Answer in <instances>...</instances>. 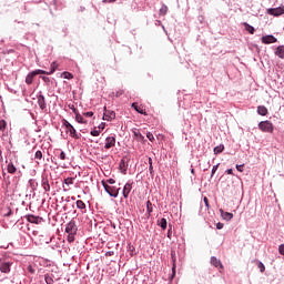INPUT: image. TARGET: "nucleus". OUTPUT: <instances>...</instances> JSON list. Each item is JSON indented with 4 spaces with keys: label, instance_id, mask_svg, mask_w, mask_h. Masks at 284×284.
I'll use <instances>...</instances> for the list:
<instances>
[{
    "label": "nucleus",
    "instance_id": "nucleus-1",
    "mask_svg": "<svg viewBox=\"0 0 284 284\" xmlns=\"http://www.w3.org/2000/svg\"><path fill=\"white\" fill-rule=\"evenodd\" d=\"M52 73H54V69H52L51 72H47L41 69L34 70L26 77V83L27 85H32L34 81V77H37V74H52Z\"/></svg>",
    "mask_w": 284,
    "mask_h": 284
},
{
    "label": "nucleus",
    "instance_id": "nucleus-2",
    "mask_svg": "<svg viewBox=\"0 0 284 284\" xmlns=\"http://www.w3.org/2000/svg\"><path fill=\"white\" fill-rule=\"evenodd\" d=\"M258 129L262 132H268L270 134H272V132H274V124H272V122L270 121H262L258 123Z\"/></svg>",
    "mask_w": 284,
    "mask_h": 284
},
{
    "label": "nucleus",
    "instance_id": "nucleus-3",
    "mask_svg": "<svg viewBox=\"0 0 284 284\" xmlns=\"http://www.w3.org/2000/svg\"><path fill=\"white\" fill-rule=\"evenodd\" d=\"M102 183H103V187L108 194L113 196V199H116V196H119V192L121 191L120 187L116 189V186H110V185L105 184L104 182H102Z\"/></svg>",
    "mask_w": 284,
    "mask_h": 284
},
{
    "label": "nucleus",
    "instance_id": "nucleus-4",
    "mask_svg": "<svg viewBox=\"0 0 284 284\" xmlns=\"http://www.w3.org/2000/svg\"><path fill=\"white\" fill-rule=\"evenodd\" d=\"M266 12L271 17H282V14H284V6L277 8H270L266 10Z\"/></svg>",
    "mask_w": 284,
    "mask_h": 284
},
{
    "label": "nucleus",
    "instance_id": "nucleus-5",
    "mask_svg": "<svg viewBox=\"0 0 284 284\" xmlns=\"http://www.w3.org/2000/svg\"><path fill=\"white\" fill-rule=\"evenodd\" d=\"M78 230L79 229L77 227V223L74 221H70L67 224V227H65L67 234H77Z\"/></svg>",
    "mask_w": 284,
    "mask_h": 284
},
{
    "label": "nucleus",
    "instance_id": "nucleus-6",
    "mask_svg": "<svg viewBox=\"0 0 284 284\" xmlns=\"http://www.w3.org/2000/svg\"><path fill=\"white\" fill-rule=\"evenodd\" d=\"M114 119H116V113H114V111L108 110V108L104 106L103 120L104 121H112Z\"/></svg>",
    "mask_w": 284,
    "mask_h": 284
},
{
    "label": "nucleus",
    "instance_id": "nucleus-7",
    "mask_svg": "<svg viewBox=\"0 0 284 284\" xmlns=\"http://www.w3.org/2000/svg\"><path fill=\"white\" fill-rule=\"evenodd\" d=\"M116 145V139L114 136H109L105 139V150H110V148H114Z\"/></svg>",
    "mask_w": 284,
    "mask_h": 284
},
{
    "label": "nucleus",
    "instance_id": "nucleus-8",
    "mask_svg": "<svg viewBox=\"0 0 284 284\" xmlns=\"http://www.w3.org/2000/svg\"><path fill=\"white\" fill-rule=\"evenodd\" d=\"M11 265L12 264L10 262L0 263V272H2V274H10Z\"/></svg>",
    "mask_w": 284,
    "mask_h": 284
},
{
    "label": "nucleus",
    "instance_id": "nucleus-9",
    "mask_svg": "<svg viewBox=\"0 0 284 284\" xmlns=\"http://www.w3.org/2000/svg\"><path fill=\"white\" fill-rule=\"evenodd\" d=\"M276 41H278V40L274 36H264V37H262V43H264L266 45L270 44V43H276Z\"/></svg>",
    "mask_w": 284,
    "mask_h": 284
},
{
    "label": "nucleus",
    "instance_id": "nucleus-10",
    "mask_svg": "<svg viewBox=\"0 0 284 284\" xmlns=\"http://www.w3.org/2000/svg\"><path fill=\"white\" fill-rule=\"evenodd\" d=\"M65 131L69 132L72 139H81V134L77 133V129L73 125L69 126Z\"/></svg>",
    "mask_w": 284,
    "mask_h": 284
},
{
    "label": "nucleus",
    "instance_id": "nucleus-11",
    "mask_svg": "<svg viewBox=\"0 0 284 284\" xmlns=\"http://www.w3.org/2000/svg\"><path fill=\"white\" fill-rule=\"evenodd\" d=\"M27 221L29 223H34L36 225H39V223H41V217L36 215H27Z\"/></svg>",
    "mask_w": 284,
    "mask_h": 284
},
{
    "label": "nucleus",
    "instance_id": "nucleus-12",
    "mask_svg": "<svg viewBox=\"0 0 284 284\" xmlns=\"http://www.w3.org/2000/svg\"><path fill=\"white\" fill-rule=\"evenodd\" d=\"M132 108H134V110L138 111L139 114H144V116H148V112H145V109H143V106H139V103L133 102Z\"/></svg>",
    "mask_w": 284,
    "mask_h": 284
},
{
    "label": "nucleus",
    "instance_id": "nucleus-13",
    "mask_svg": "<svg viewBox=\"0 0 284 284\" xmlns=\"http://www.w3.org/2000/svg\"><path fill=\"white\" fill-rule=\"evenodd\" d=\"M130 192H132V184L126 183V184L124 185L123 192H122L124 199H128V196H130Z\"/></svg>",
    "mask_w": 284,
    "mask_h": 284
},
{
    "label": "nucleus",
    "instance_id": "nucleus-14",
    "mask_svg": "<svg viewBox=\"0 0 284 284\" xmlns=\"http://www.w3.org/2000/svg\"><path fill=\"white\" fill-rule=\"evenodd\" d=\"M171 258L173 261L172 272H173V276H175L176 275V252L171 251Z\"/></svg>",
    "mask_w": 284,
    "mask_h": 284
},
{
    "label": "nucleus",
    "instance_id": "nucleus-15",
    "mask_svg": "<svg viewBox=\"0 0 284 284\" xmlns=\"http://www.w3.org/2000/svg\"><path fill=\"white\" fill-rule=\"evenodd\" d=\"M275 57H278V59H284V45H278L275 49Z\"/></svg>",
    "mask_w": 284,
    "mask_h": 284
},
{
    "label": "nucleus",
    "instance_id": "nucleus-16",
    "mask_svg": "<svg viewBox=\"0 0 284 284\" xmlns=\"http://www.w3.org/2000/svg\"><path fill=\"white\" fill-rule=\"evenodd\" d=\"M38 104H39V108H40L41 110H45V108H47V104H45V97L39 95V97H38Z\"/></svg>",
    "mask_w": 284,
    "mask_h": 284
},
{
    "label": "nucleus",
    "instance_id": "nucleus-17",
    "mask_svg": "<svg viewBox=\"0 0 284 284\" xmlns=\"http://www.w3.org/2000/svg\"><path fill=\"white\" fill-rule=\"evenodd\" d=\"M211 264H213L214 267H221V270H223V264L221 263V260L214 256L211 257Z\"/></svg>",
    "mask_w": 284,
    "mask_h": 284
},
{
    "label": "nucleus",
    "instance_id": "nucleus-18",
    "mask_svg": "<svg viewBox=\"0 0 284 284\" xmlns=\"http://www.w3.org/2000/svg\"><path fill=\"white\" fill-rule=\"evenodd\" d=\"M267 113L268 111L265 105L257 106V114H260L261 116H267Z\"/></svg>",
    "mask_w": 284,
    "mask_h": 284
},
{
    "label": "nucleus",
    "instance_id": "nucleus-19",
    "mask_svg": "<svg viewBox=\"0 0 284 284\" xmlns=\"http://www.w3.org/2000/svg\"><path fill=\"white\" fill-rule=\"evenodd\" d=\"M158 225H160L162 230H168V220L165 217L159 220Z\"/></svg>",
    "mask_w": 284,
    "mask_h": 284
},
{
    "label": "nucleus",
    "instance_id": "nucleus-20",
    "mask_svg": "<svg viewBox=\"0 0 284 284\" xmlns=\"http://www.w3.org/2000/svg\"><path fill=\"white\" fill-rule=\"evenodd\" d=\"M74 114H75V121L78 123H87L84 120H83V115H81V113L77 112V109L73 110Z\"/></svg>",
    "mask_w": 284,
    "mask_h": 284
},
{
    "label": "nucleus",
    "instance_id": "nucleus-21",
    "mask_svg": "<svg viewBox=\"0 0 284 284\" xmlns=\"http://www.w3.org/2000/svg\"><path fill=\"white\" fill-rule=\"evenodd\" d=\"M7 172L9 174H14V172H17V166H14V164H12V163H9L7 166Z\"/></svg>",
    "mask_w": 284,
    "mask_h": 284
},
{
    "label": "nucleus",
    "instance_id": "nucleus-22",
    "mask_svg": "<svg viewBox=\"0 0 284 284\" xmlns=\"http://www.w3.org/2000/svg\"><path fill=\"white\" fill-rule=\"evenodd\" d=\"M42 187L45 192H50V182L48 181V179L42 180Z\"/></svg>",
    "mask_w": 284,
    "mask_h": 284
},
{
    "label": "nucleus",
    "instance_id": "nucleus-23",
    "mask_svg": "<svg viewBox=\"0 0 284 284\" xmlns=\"http://www.w3.org/2000/svg\"><path fill=\"white\" fill-rule=\"evenodd\" d=\"M223 150H225V145L220 144L214 148L213 152H214V154H221L223 152Z\"/></svg>",
    "mask_w": 284,
    "mask_h": 284
},
{
    "label": "nucleus",
    "instance_id": "nucleus-24",
    "mask_svg": "<svg viewBox=\"0 0 284 284\" xmlns=\"http://www.w3.org/2000/svg\"><path fill=\"white\" fill-rule=\"evenodd\" d=\"M222 216L225 221H232V219H234V214L230 213V212H224L222 213Z\"/></svg>",
    "mask_w": 284,
    "mask_h": 284
},
{
    "label": "nucleus",
    "instance_id": "nucleus-25",
    "mask_svg": "<svg viewBox=\"0 0 284 284\" xmlns=\"http://www.w3.org/2000/svg\"><path fill=\"white\" fill-rule=\"evenodd\" d=\"M75 205H77V207H78L79 210H85V202L82 201V200H78V201L75 202Z\"/></svg>",
    "mask_w": 284,
    "mask_h": 284
},
{
    "label": "nucleus",
    "instance_id": "nucleus-26",
    "mask_svg": "<svg viewBox=\"0 0 284 284\" xmlns=\"http://www.w3.org/2000/svg\"><path fill=\"white\" fill-rule=\"evenodd\" d=\"M159 12H160L161 17H165L168 14V6L162 4Z\"/></svg>",
    "mask_w": 284,
    "mask_h": 284
},
{
    "label": "nucleus",
    "instance_id": "nucleus-27",
    "mask_svg": "<svg viewBox=\"0 0 284 284\" xmlns=\"http://www.w3.org/2000/svg\"><path fill=\"white\" fill-rule=\"evenodd\" d=\"M6 128H8L6 120H0V132H6Z\"/></svg>",
    "mask_w": 284,
    "mask_h": 284
},
{
    "label": "nucleus",
    "instance_id": "nucleus-28",
    "mask_svg": "<svg viewBox=\"0 0 284 284\" xmlns=\"http://www.w3.org/2000/svg\"><path fill=\"white\" fill-rule=\"evenodd\" d=\"M68 237H67V241L69 243H74V236H77V233H68Z\"/></svg>",
    "mask_w": 284,
    "mask_h": 284
},
{
    "label": "nucleus",
    "instance_id": "nucleus-29",
    "mask_svg": "<svg viewBox=\"0 0 284 284\" xmlns=\"http://www.w3.org/2000/svg\"><path fill=\"white\" fill-rule=\"evenodd\" d=\"M62 77H63V79H69V80L74 79V75L72 73L68 72V71H64L62 73Z\"/></svg>",
    "mask_w": 284,
    "mask_h": 284
},
{
    "label": "nucleus",
    "instance_id": "nucleus-30",
    "mask_svg": "<svg viewBox=\"0 0 284 284\" xmlns=\"http://www.w3.org/2000/svg\"><path fill=\"white\" fill-rule=\"evenodd\" d=\"M65 185H73L74 184V178H67L64 180Z\"/></svg>",
    "mask_w": 284,
    "mask_h": 284
},
{
    "label": "nucleus",
    "instance_id": "nucleus-31",
    "mask_svg": "<svg viewBox=\"0 0 284 284\" xmlns=\"http://www.w3.org/2000/svg\"><path fill=\"white\" fill-rule=\"evenodd\" d=\"M34 159H38V161H41L43 159V152L37 151L36 155H34Z\"/></svg>",
    "mask_w": 284,
    "mask_h": 284
},
{
    "label": "nucleus",
    "instance_id": "nucleus-32",
    "mask_svg": "<svg viewBox=\"0 0 284 284\" xmlns=\"http://www.w3.org/2000/svg\"><path fill=\"white\" fill-rule=\"evenodd\" d=\"M44 281L47 284H54V280L50 275H45Z\"/></svg>",
    "mask_w": 284,
    "mask_h": 284
},
{
    "label": "nucleus",
    "instance_id": "nucleus-33",
    "mask_svg": "<svg viewBox=\"0 0 284 284\" xmlns=\"http://www.w3.org/2000/svg\"><path fill=\"white\" fill-rule=\"evenodd\" d=\"M149 171H150V174H153L154 172V166L152 165V158H149Z\"/></svg>",
    "mask_w": 284,
    "mask_h": 284
},
{
    "label": "nucleus",
    "instance_id": "nucleus-34",
    "mask_svg": "<svg viewBox=\"0 0 284 284\" xmlns=\"http://www.w3.org/2000/svg\"><path fill=\"white\" fill-rule=\"evenodd\" d=\"M245 28H246L247 32H250V34H254V32H255L254 27H252L250 24H245Z\"/></svg>",
    "mask_w": 284,
    "mask_h": 284
},
{
    "label": "nucleus",
    "instance_id": "nucleus-35",
    "mask_svg": "<svg viewBox=\"0 0 284 284\" xmlns=\"http://www.w3.org/2000/svg\"><path fill=\"white\" fill-rule=\"evenodd\" d=\"M152 210H153V209H152V202L148 201V202H146V211H148V213H149V214H152Z\"/></svg>",
    "mask_w": 284,
    "mask_h": 284
},
{
    "label": "nucleus",
    "instance_id": "nucleus-36",
    "mask_svg": "<svg viewBox=\"0 0 284 284\" xmlns=\"http://www.w3.org/2000/svg\"><path fill=\"white\" fill-rule=\"evenodd\" d=\"M62 125H64L65 130H68L72 124L68 122V120H62Z\"/></svg>",
    "mask_w": 284,
    "mask_h": 284
},
{
    "label": "nucleus",
    "instance_id": "nucleus-37",
    "mask_svg": "<svg viewBox=\"0 0 284 284\" xmlns=\"http://www.w3.org/2000/svg\"><path fill=\"white\" fill-rule=\"evenodd\" d=\"M59 159L61 161H65L68 159V156L65 155V152L61 151L60 155H59Z\"/></svg>",
    "mask_w": 284,
    "mask_h": 284
},
{
    "label": "nucleus",
    "instance_id": "nucleus-38",
    "mask_svg": "<svg viewBox=\"0 0 284 284\" xmlns=\"http://www.w3.org/2000/svg\"><path fill=\"white\" fill-rule=\"evenodd\" d=\"M125 168H128V164H125V160H121L120 170H125Z\"/></svg>",
    "mask_w": 284,
    "mask_h": 284
},
{
    "label": "nucleus",
    "instance_id": "nucleus-39",
    "mask_svg": "<svg viewBox=\"0 0 284 284\" xmlns=\"http://www.w3.org/2000/svg\"><path fill=\"white\" fill-rule=\"evenodd\" d=\"M257 267H258L260 272H265V265L262 262H258Z\"/></svg>",
    "mask_w": 284,
    "mask_h": 284
},
{
    "label": "nucleus",
    "instance_id": "nucleus-40",
    "mask_svg": "<svg viewBox=\"0 0 284 284\" xmlns=\"http://www.w3.org/2000/svg\"><path fill=\"white\" fill-rule=\"evenodd\" d=\"M100 134H101V131H99V130L91 131L92 136H99Z\"/></svg>",
    "mask_w": 284,
    "mask_h": 284
},
{
    "label": "nucleus",
    "instance_id": "nucleus-41",
    "mask_svg": "<svg viewBox=\"0 0 284 284\" xmlns=\"http://www.w3.org/2000/svg\"><path fill=\"white\" fill-rule=\"evenodd\" d=\"M219 165L220 164H216V165L213 166L211 176H214V174H216V170H219Z\"/></svg>",
    "mask_w": 284,
    "mask_h": 284
},
{
    "label": "nucleus",
    "instance_id": "nucleus-42",
    "mask_svg": "<svg viewBox=\"0 0 284 284\" xmlns=\"http://www.w3.org/2000/svg\"><path fill=\"white\" fill-rule=\"evenodd\" d=\"M146 139H149V141H154V134L151 132L146 133Z\"/></svg>",
    "mask_w": 284,
    "mask_h": 284
},
{
    "label": "nucleus",
    "instance_id": "nucleus-43",
    "mask_svg": "<svg viewBox=\"0 0 284 284\" xmlns=\"http://www.w3.org/2000/svg\"><path fill=\"white\" fill-rule=\"evenodd\" d=\"M203 201L205 203V206L210 209V200H207V196H204Z\"/></svg>",
    "mask_w": 284,
    "mask_h": 284
},
{
    "label": "nucleus",
    "instance_id": "nucleus-44",
    "mask_svg": "<svg viewBox=\"0 0 284 284\" xmlns=\"http://www.w3.org/2000/svg\"><path fill=\"white\" fill-rule=\"evenodd\" d=\"M223 227H224V224H223V223L219 222V223L216 224V230H223Z\"/></svg>",
    "mask_w": 284,
    "mask_h": 284
},
{
    "label": "nucleus",
    "instance_id": "nucleus-45",
    "mask_svg": "<svg viewBox=\"0 0 284 284\" xmlns=\"http://www.w3.org/2000/svg\"><path fill=\"white\" fill-rule=\"evenodd\" d=\"M168 239H172V225H170V229L168 231Z\"/></svg>",
    "mask_w": 284,
    "mask_h": 284
},
{
    "label": "nucleus",
    "instance_id": "nucleus-46",
    "mask_svg": "<svg viewBox=\"0 0 284 284\" xmlns=\"http://www.w3.org/2000/svg\"><path fill=\"white\" fill-rule=\"evenodd\" d=\"M278 251L284 256V244L280 245Z\"/></svg>",
    "mask_w": 284,
    "mask_h": 284
},
{
    "label": "nucleus",
    "instance_id": "nucleus-47",
    "mask_svg": "<svg viewBox=\"0 0 284 284\" xmlns=\"http://www.w3.org/2000/svg\"><path fill=\"white\" fill-rule=\"evenodd\" d=\"M27 270H28V272H29L30 274H34V270H33L32 265H29V266L27 267Z\"/></svg>",
    "mask_w": 284,
    "mask_h": 284
},
{
    "label": "nucleus",
    "instance_id": "nucleus-48",
    "mask_svg": "<svg viewBox=\"0 0 284 284\" xmlns=\"http://www.w3.org/2000/svg\"><path fill=\"white\" fill-rule=\"evenodd\" d=\"M84 116H94V112H92V111L85 112Z\"/></svg>",
    "mask_w": 284,
    "mask_h": 284
},
{
    "label": "nucleus",
    "instance_id": "nucleus-49",
    "mask_svg": "<svg viewBox=\"0 0 284 284\" xmlns=\"http://www.w3.org/2000/svg\"><path fill=\"white\" fill-rule=\"evenodd\" d=\"M105 256H114V251H109L105 253Z\"/></svg>",
    "mask_w": 284,
    "mask_h": 284
},
{
    "label": "nucleus",
    "instance_id": "nucleus-50",
    "mask_svg": "<svg viewBox=\"0 0 284 284\" xmlns=\"http://www.w3.org/2000/svg\"><path fill=\"white\" fill-rule=\"evenodd\" d=\"M237 172H243V165H236Z\"/></svg>",
    "mask_w": 284,
    "mask_h": 284
},
{
    "label": "nucleus",
    "instance_id": "nucleus-51",
    "mask_svg": "<svg viewBox=\"0 0 284 284\" xmlns=\"http://www.w3.org/2000/svg\"><path fill=\"white\" fill-rule=\"evenodd\" d=\"M108 183H110V185H114V184L116 183V181H114V179H110V180L108 181Z\"/></svg>",
    "mask_w": 284,
    "mask_h": 284
},
{
    "label": "nucleus",
    "instance_id": "nucleus-52",
    "mask_svg": "<svg viewBox=\"0 0 284 284\" xmlns=\"http://www.w3.org/2000/svg\"><path fill=\"white\" fill-rule=\"evenodd\" d=\"M134 135L135 136H140V139H143V135L141 133H139V132H134Z\"/></svg>",
    "mask_w": 284,
    "mask_h": 284
},
{
    "label": "nucleus",
    "instance_id": "nucleus-53",
    "mask_svg": "<svg viewBox=\"0 0 284 284\" xmlns=\"http://www.w3.org/2000/svg\"><path fill=\"white\" fill-rule=\"evenodd\" d=\"M116 0H104V3H114Z\"/></svg>",
    "mask_w": 284,
    "mask_h": 284
},
{
    "label": "nucleus",
    "instance_id": "nucleus-54",
    "mask_svg": "<svg viewBox=\"0 0 284 284\" xmlns=\"http://www.w3.org/2000/svg\"><path fill=\"white\" fill-rule=\"evenodd\" d=\"M100 130H104L105 129V123H102V124H100Z\"/></svg>",
    "mask_w": 284,
    "mask_h": 284
},
{
    "label": "nucleus",
    "instance_id": "nucleus-55",
    "mask_svg": "<svg viewBox=\"0 0 284 284\" xmlns=\"http://www.w3.org/2000/svg\"><path fill=\"white\" fill-rule=\"evenodd\" d=\"M121 94H123V91L116 92L115 97H121Z\"/></svg>",
    "mask_w": 284,
    "mask_h": 284
},
{
    "label": "nucleus",
    "instance_id": "nucleus-56",
    "mask_svg": "<svg viewBox=\"0 0 284 284\" xmlns=\"http://www.w3.org/2000/svg\"><path fill=\"white\" fill-rule=\"evenodd\" d=\"M226 174H233L232 169L226 170Z\"/></svg>",
    "mask_w": 284,
    "mask_h": 284
},
{
    "label": "nucleus",
    "instance_id": "nucleus-57",
    "mask_svg": "<svg viewBox=\"0 0 284 284\" xmlns=\"http://www.w3.org/2000/svg\"><path fill=\"white\" fill-rule=\"evenodd\" d=\"M12 214V211H9L8 213H7V216H10Z\"/></svg>",
    "mask_w": 284,
    "mask_h": 284
},
{
    "label": "nucleus",
    "instance_id": "nucleus-58",
    "mask_svg": "<svg viewBox=\"0 0 284 284\" xmlns=\"http://www.w3.org/2000/svg\"><path fill=\"white\" fill-rule=\"evenodd\" d=\"M49 78H43L44 81H48Z\"/></svg>",
    "mask_w": 284,
    "mask_h": 284
},
{
    "label": "nucleus",
    "instance_id": "nucleus-59",
    "mask_svg": "<svg viewBox=\"0 0 284 284\" xmlns=\"http://www.w3.org/2000/svg\"><path fill=\"white\" fill-rule=\"evenodd\" d=\"M192 174H194V169L191 170Z\"/></svg>",
    "mask_w": 284,
    "mask_h": 284
}]
</instances>
